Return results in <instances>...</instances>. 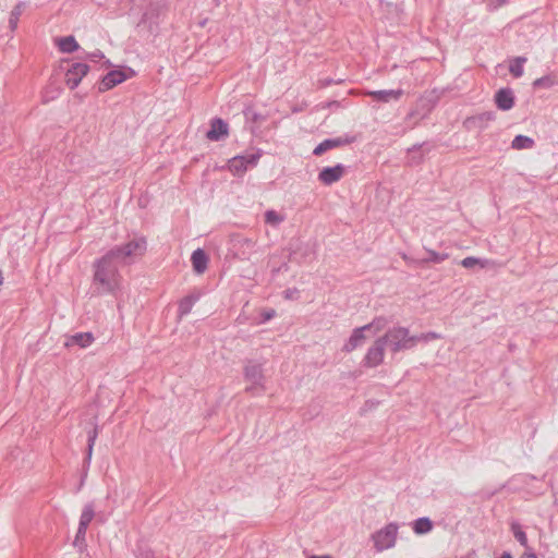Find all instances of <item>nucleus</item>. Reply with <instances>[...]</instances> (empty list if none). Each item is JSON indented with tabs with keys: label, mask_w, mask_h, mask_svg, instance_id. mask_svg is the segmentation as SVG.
<instances>
[{
	"label": "nucleus",
	"mask_w": 558,
	"mask_h": 558,
	"mask_svg": "<svg viewBox=\"0 0 558 558\" xmlns=\"http://www.w3.org/2000/svg\"><path fill=\"white\" fill-rule=\"evenodd\" d=\"M147 250L145 236H134L126 243L111 247L104 256L93 264L94 284L97 293H112L121 282L119 266L130 265L142 257Z\"/></svg>",
	"instance_id": "f257e3e1"
},
{
	"label": "nucleus",
	"mask_w": 558,
	"mask_h": 558,
	"mask_svg": "<svg viewBox=\"0 0 558 558\" xmlns=\"http://www.w3.org/2000/svg\"><path fill=\"white\" fill-rule=\"evenodd\" d=\"M379 338L384 339L385 345H387L392 353L410 350L415 347V339L410 336L409 329L405 327H392Z\"/></svg>",
	"instance_id": "f03ea898"
},
{
	"label": "nucleus",
	"mask_w": 558,
	"mask_h": 558,
	"mask_svg": "<svg viewBox=\"0 0 558 558\" xmlns=\"http://www.w3.org/2000/svg\"><path fill=\"white\" fill-rule=\"evenodd\" d=\"M264 363L247 360L243 368V375L250 385L245 388L247 393L254 396L256 391L263 392L266 390L265 387V375L263 369Z\"/></svg>",
	"instance_id": "7ed1b4c3"
},
{
	"label": "nucleus",
	"mask_w": 558,
	"mask_h": 558,
	"mask_svg": "<svg viewBox=\"0 0 558 558\" xmlns=\"http://www.w3.org/2000/svg\"><path fill=\"white\" fill-rule=\"evenodd\" d=\"M398 529V524L391 522L371 535L376 551L380 553L396 545Z\"/></svg>",
	"instance_id": "20e7f679"
},
{
	"label": "nucleus",
	"mask_w": 558,
	"mask_h": 558,
	"mask_svg": "<svg viewBox=\"0 0 558 558\" xmlns=\"http://www.w3.org/2000/svg\"><path fill=\"white\" fill-rule=\"evenodd\" d=\"M385 347L384 339L377 338L368 348L363 359V365L369 368L380 365L384 362Z\"/></svg>",
	"instance_id": "39448f33"
},
{
	"label": "nucleus",
	"mask_w": 558,
	"mask_h": 558,
	"mask_svg": "<svg viewBox=\"0 0 558 558\" xmlns=\"http://www.w3.org/2000/svg\"><path fill=\"white\" fill-rule=\"evenodd\" d=\"M89 66L86 63H73L65 73V83L70 89L78 86L84 76L87 75Z\"/></svg>",
	"instance_id": "423d86ee"
},
{
	"label": "nucleus",
	"mask_w": 558,
	"mask_h": 558,
	"mask_svg": "<svg viewBox=\"0 0 558 558\" xmlns=\"http://www.w3.org/2000/svg\"><path fill=\"white\" fill-rule=\"evenodd\" d=\"M345 174V167L338 163L333 167H325L318 173V180L324 185H331L340 181Z\"/></svg>",
	"instance_id": "0eeeda50"
},
{
	"label": "nucleus",
	"mask_w": 558,
	"mask_h": 558,
	"mask_svg": "<svg viewBox=\"0 0 558 558\" xmlns=\"http://www.w3.org/2000/svg\"><path fill=\"white\" fill-rule=\"evenodd\" d=\"M353 142H354V137L349 136V135L340 136V137H336V138H327L325 141H323L322 143H319L314 148L313 154L315 156H320L330 149H333V148H337L340 146H344V145H349Z\"/></svg>",
	"instance_id": "6e6552de"
},
{
	"label": "nucleus",
	"mask_w": 558,
	"mask_h": 558,
	"mask_svg": "<svg viewBox=\"0 0 558 558\" xmlns=\"http://www.w3.org/2000/svg\"><path fill=\"white\" fill-rule=\"evenodd\" d=\"M125 80L126 75L123 71L112 70L108 72L98 84V92L105 93L116 87L117 85L123 83Z\"/></svg>",
	"instance_id": "1a4fd4ad"
},
{
	"label": "nucleus",
	"mask_w": 558,
	"mask_h": 558,
	"mask_svg": "<svg viewBox=\"0 0 558 558\" xmlns=\"http://www.w3.org/2000/svg\"><path fill=\"white\" fill-rule=\"evenodd\" d=\"M229 135V125L220 118L210 121V129L206 133L209 141L218 142Z\"/></svg>",
	"instance_id": "9d476101"
},
{
	"label": "nucleus",
	"mask_w": 558,
	"mask_h": 558,
	"mask_svg": "<svg viewBox=\"0 0 558 558\" xmlns=\"http://www.w3.org/2000/svg\"><path fill=\"white\" fill-rule=\"evenodd\" d=\"M495 102L502 111L510 110L514 106V95L510 88H501L495 95Z\"/></svg>",
	"instance_id": "9b49d317"
},
{
	"label": "nucleus",
	"mask_w": 558,
	"mask_h": 558,
	"mask_svg": "<svg viewBox=\"0 0 558 558\" xmlns=\"http://www.w3.org/2000/svg\"><path fill=\"white\" fill-rule=\"evenodd\" d=\"M376 101L389 102L390 100H399L403 95L402 89H388V90H371L366 93Z\"/></svg>",
	"instance_id": "f8f14e48"
},
{
	"label": "nucleus",
	"mask_w": 558,
	"mask_h": 558,
	"mask_svg": "<svg viewBox=\"0 0 558 558\" xmlns=\"http://www.w3.org/2000/svg\"><path fill=\"white\" fill-rule=\"evenodd\" d=\"M95 341V337L92 332H77L68 337L65 347L77 345L81 349L88 348Z\"/></svg>",
	"instance_id": "ddd939ff"
},
{
	"label": "nucleus",
	"mask_w": 558,
	"mask_h": 558,
	"mask_svg": "<svg viewBox=\"0 0 558 558\" xmlns=\"http://www.w3.org/2000/svg\"><path fill=\"white\" fill-rule=\"evenodd\" d=\"M365 331L367 330L364 326L353 329L349 340L343 345L342 351L349 353L362 345L365 340Z\"/></svg>",
	"instance_id": "4468645a"
},
{
	"label": "nucleus",
	"mask_w": 558,
	"mask_h": 558,
	"mask_svg": "<svg viewBox=\"0 0 558 558\" xmlns=\"http://www.w3.org/2000/svg\"><path fill=\"white\" fill-rule=\"evenodd\" d=\"M191 262L193 269L197 274H203L207 269L208 257L202 248H197L192 253Z\"/></svg>",
	"instance_id": "2eb2a0df"
},
{
	"label": "nucleus",
	"mask_w": 558,
	"mask_h": 558,
	"mask_svg": "<svg viewBox=\"0 0 558 558\" xmlns=\"http://www.w3.org/2000/svg\"><path fill=\"white\" fill-rule=\"evenodd\" d=\"M199 296L201 294L198 292L191 293L179 302L178 313L180 318L187 315L192 311V307L198 301Z\"/></svg>",
	"instance_id": "dca6fc26"
},
{
	"label": "nucleus",
	"mask_w": 558,
	"mask_h": 558,
	"mask_svg": "<svg viewBox=\"0 0 558 558\" xmlns=\"http://www.w3.org/2000/svg\"><path fill=\"white\" fill-rule=\"evenodd\" d=\"M57 46L63 53H72L76 51L80 46L73 36L60 37L57 39Z\"/></svg>",
	"instance_id": "f3484780"
},
{
	"label": "nucleus",
	"mask_w": 558,
	"mask_h": 558,
	"mask_svg": "<svg viewBox=\"0 0 558 558\" xmlns=\"http://www.w3.org/2000/svg\"><path fill=\"white\" fill-rule=\"evenodd\" d=\"M95 517V508L93 504H86L82 510L78 527L88 529L89 523L93 521Z\"/></svg>",
	"instance_id": "a211bd4d"
},
{
	"label": "nucleus",
	"mask_w": 558,
	"mask_h": 558,
	"mask_svg": "<svg viewBox=\"0 0 558 558\" xmlns=\"http://www.w3.org/2000/svg\"><path fill=\"white\" fill-rule=\"evenodd\" d=\"M535 145V142L532 137L525 136V135H517L512 143L511 148L515 150H522V149H531Z\"/></svg>",
	"instance_id": "6ab92c4d"
},
{
	"label": "nucleus",
	"mask_w": 558,
	"mask_h": 558,
	"mask_svg": "<svg viewBox=\"0 0 558 558\" xmlns=\"http://www.w3.org/2000/svg\"><path fill=\"white\" fill-rule=\"evenodd\" d=\"M558 84V76L555 73L544 75L533 82L534 88H550Z\"/></svg>",
	"instance_id": "aec40b11"
},
{
	"label": "nucleus",
	"mask_w": 558,
	"mask_h": 558,
	"mask_svg": "<svg viewBox=\"0 0 558 558\" xmlns=\"http://www.w3.org/2000/svg\"><path fill=\"white\" fill-rule=\"evenodd\" d=\"M511 532L513 533L514 538L526 549H530L527 543V536L523 531L521 524L517 521L511 522L510 524Z\"/></svg>",
	"instance_id": "412c9836"
},
{
	"label": "nucleus",
	"mask_w": 558,
	"mask_h": 558,
	"mask_svg": "<svg viewBox=\"0 0 558 558\" xmlns=\"http://www.w3.org/2000/svg\"><path fill=\"white\" fill-rule=\"evenodd\" d=\"M432 529H433V522L426 517L420 518V519L415 520L413 523L414 533L420 534V535L430 532Z\"/></svg>",
	"instance_id": "4be33fe9"
},
{
	"label": "nucleus",
	"mask_w": 558,
	"mask_h": 558,
	"mask_svg": "<svg viewBox=\"0 0 558 558\" xmlns=\"http://www.w3.org/2000/svg\"><path fill=\"white\" fill-rule=\"evenodd\" d=\"M24 9H25V3L19 2L11 11L10 19H9V26H10L11 31L16 29L20 16L22 15Z\"/></svg>",
	"instance_id": "5701e85b"
},
{
	"label": "nucleus",
	"mask_w": 558,
	"mask_h": 558,
	"mask_svg": "<svg viewBox=\"0 0 558 558\" xmlns=\"http://www.w3.org/2000/svg\"><path fill=\"white\" fill-rule=\"evenodd\" d=\"M228 168L233 174H242L247 170L243 162V158L240 156H235L230 159Z\"/></svg>",
	"instance_id": "b1692460"
},
{
	"label": "nucleus",
	"mask_w": 558,
	"mask_h": 558,
	"mask_svg": "<svg viewBox=\"0 0 558 558\" xmlns=\"http://www.w3.org/2000/svg\"><path fill=\"white\" fill-rule=\"evenodd\" d=\"M159 16V9L157 7L150 5V8L143 14L140 24H149L151 27L153 24H157V20Z\"/></svg>",
	"instance_id": "393cba45"
},
{
	"label": "nucleus",
	"mask_w": 558,
	"mask_h": 558,
	"mask_svg": "<svg viewBox=\"0 0 558 558\" xmlns=\"http://www.w3.org/2000/svg\"><path fill=\"white\" fill-rule=\"evenodd\" d=\"M388 325V319L384 316L375 317L369 324L364 325L366 330H374V333L381 331Z\"/></svg>",
	"instance_id": "a878e982"
},
{
	"label": "nucleus",
	"mask_w": 558,
	"mask_h": 558,
	"mask_svg": "<svg viewBox=\"0 0 558 558\" xmlns=\"http://www.w3.org/2000/svg\"><path fill=\"white\" fill-rule=\"evenodd\" d=\"M526 58L518 57L509 65V71L514 77H521L523 75V64Z\"/></svg>",
	"instance_id": "bb28decb"
},
{
	"label": "nucleus",
	"mask_w": 558,
	"mask_h": 558,
	"mask_svg": "<svg viewBox=\"0 0 558 558\" xmlns=\"http://www.w3.org/2000/svg\"><path fill=\"white\" fill-rule=\"evenodd\" d=\"M282 221H284V216L276 210L269 209L265 213V222L267 225L278 227Z\"/></svg>",
	"instance_id": "cd10ccee"
},
{
	"label": "nucleus",
	"mask_w": 558,
	"mask_h": 558,
	"mask_svg": "<svg viewBox=\"0 0 558 558\" xmlns=\"http://www.w3.org/2000/svg\"><path fill=\"white\" fill-rule=\"evenodd\" d=\"M86 529L77 527V532L73 541V546L77 548L78 551H83L86 549Z\"/></svg>",
	"instance_id": "c85d7f7f"
},
{
	"label": "nucleus",
	"mask_w": 558,
	"mask_h": 558,
	"mask_svg": "<svg viewBox=\"0 0 558 558\" xmlns=\"http://www.w3.org/2000/svg\"><path fill=\"white\" fill-rule=\"evenodd\" d=\"M427 254H428V257L423 259V263L439 264L449 257V255L447 253H437L433 250H427Z\"/></svg>",
	"instance_id": "c756f323"
},
{
	"label": "nucleus",
	"mask_w": 558,
	"mask_h": 558,
	"mask_svg": "<svg viewBox=\"0 0 558 558\" xmlns=\"http://www.w3.org/2000/svg\"><path fill=\"white\" fill-rule=\"evenodd\" d=\"M488 260H483V259H480V258H476V257H473V256H469V257H465L461 260V265L464 267V268H472L474 267L475 265H480L481 267H485L487 265Z\"/></svg>",
	"instance_id": "7c9ffc66"
},
{
	"label": "nucleus",
	"mask_w": 558,
	"mask_h": 558,
	"mask_svg": "<svg viewBox=\"0 0 558 558\" xmlns=\"http://www.w3.org/2000/svg\"><path fill=\"white\" fill-rule=\"evenodd\" d=\"M412 338L415 339V344H416L417 342H421V341L428 342L432 340L440 339L441 336L435 331H429V332L421 333L417 336H412Z\"/></svg>",
	"instance_id": "2f4dec72"
},
{
	"label": "nucleus",
	"mask_w": 558,
	"mask_h": 558,
	"mask_svg": "<svg viewBox=\"0 0 558 558\" xmlns=\"http://www.w3.org/2000/svg\"><path fill=\"white\" fill-rule=\"evenodd\" d=\"M243 158V162L246 167V169L248 167H254L257 165L259 158H260V154L259 153H253V154H247V155H243L241 156Z\"/></svg>",
	"instance_id": "473e14b6"
},
{
	"label": "nucleus",
	"mask_w": 558,
	"mask_h": 558,
	"mask_svg": "<svg viewBox=\"0 0 558 558\" xmlns=\"http://www.w3.org/2000/svg\"><path fill=\"white\" fill-rule=\"evenodd\" d=\"M486 9L489 12H494L501 8L502 5L507 4L509 0H485Z\"/></svg>",
	"instance_id": "72a5a7b5"
},
{
	"label": "nucleus",
	"mask_w": 558,
	"mask_h": 558,
	"mask_svg": "<svg viewBox=\"0 0 558 558\" xmlns=\"http://www.w3.org/2000/svg\"><path fill=\"white\" fill-rule=\"evenodd\" d=\"M286 300H298L300 296V290L296 288H290L283 291Z\"/></svg>",
	"instance_id": "f704fd0d"
},
{
	"label": "nucleus",
	"mask_w": 558,
	"mask_h": 558,
	"mask_svg": "<svg viewBox=\"0 0 558 558\" xmlns=\"http://www.w3.org/2000/svg\"><path fill=\"white\" fill-rule=\"evenodd\" d=\"M86 58L89 61L98 62L99 60L105 59V54L99 49H96L95 51L87 53Z\"/></svg>",
	"instance_id": "c9c22d12"
},
{
	"label": "nucleus",
	"mask_w": 558,
	"mask_h": 558,
	"mask_svg": "<svg viewBox=\"0 0 558 558\" xmlns=\"http://www.w3.org/2000/svg\"><path fill=\"white\" fill-rule=\"evenodd\" d=\"M97 436H98V427L95 426L94 428H92L89 432H88V439H87V442H90V445H95V441L97 439Z\"/></svg>",
	"instance_id": "e433bc0d"
},
{
	"label": "nucleus",
	"mask_w": 558,
	"mask_h": 558,
	"mask_svg": "<svg viewBox=\"0 0 558 558\" xmlns=\"http://www.w3.org/2000/svg\"><path fill=\"white\" fill-rule=\"evenodd\" d=\"M493 118H494V114L492 112H485L476 118H472L470 121H475V120L488 121V120H492Z\"/></svg>",
	"instance_id": "4c0bfd02"
},
{
	"label": "nucleus",
	"mask_w": 558,
	"mask_h": 558,
	"mask_svg": "<svg viewBox=\"0 0 558 558\" xmlns=\"http://www.w3.org/2000/svg\"><path fill=\"white\" fill-rule=\"evenodd\" d=\"M275 315H276L275 310L266 311L263 313V320L267 322V320L271 319L272 317H275Z\"/></svg>",
	"instance_id": "58836bf2"
},
{
	"label": "nucleus",
	"mask_w": 558,
	"mask_h": 558,
	"mask_svg": "<svg viewBox=\"0 0 558 558\" xmlns=\"http://www.w3.org/2000/svg\"><path fill=\"white\" fill-rule=\"evenodd\" d=\"M94 446L95 445H90V442L87 444V452H86V459H85V462L88 464L90 459H92V454H93V449H94Z\"/></svg>",
	"instance_id": "ea45409f"
},
{
	"label": "nucleus",
	"mask_w": 558,
	"mask_h": 558,
	"mask_svg": "<svg viewBox=\"0 0 558 558\" xmlns=\"http://www.w3.org/2000/svg\"><path fill=\"white\" fill-rule=\"evenodd\" d=\"M521 558H537V556L533 551H525Z\"/></svg>",
	"instance_id": "a19ab883"
},
{
	"label": "nucleus",
	"mask_w": 558,
	"mask_h": 558,
	"mask_svg": "<svg viewBox=\"0 0 558 558\" xmlns=\"http://www.w3.org/2000/svg\"><path fill=\"white\" fill-rule=\"evenodd\" d=\"M140 558H154V555L150 551H145L141 555Z\"/></svg>",
	"instance_id": "79ce46f5"
},
{
	"label": "nucleus",
	"mask_w": 558,
	"mask_h": 558,
	"mask_svg": "<svg viewBox=\"0 0 558 558\" xmlns=\"http://www.w3.org/2000/svg\"><path fill=\"white\" fill-rule=\"evenodd\" d=\"M500 558H512V555L508 551L501 554Z\"/></svg>",
	"instance_id": "37998d69"
},
{
	"label": "nucleus",
	"mask_w": 558,
	"mask_h": 558,
	"mask_svg": "<svg viewBox=\"0 0 558 558\" xmlns=\"http://www.w3.org/2000/svg\"><path fill=\"white\" fill-rule=\"evenodd\" d=\"M310 558H330V557L329 556H315V555H313Z\"/></svg>",
	"instance_id": "c03bdc74"
},
{
	"label": "nucleus",
	"mask_w": 558,
	"mask_h": 558,
	"mask_svg": "<svg viewBox=\"0 0 558 558\" xmlns=\"http://www.w3.org/2000/svg\"><path fill=\"white\" fill-rule=\"evenodd\" d=\"M3 283L2 271L0 270V286Z\"/></svg>",
	"instance_id": "a18cd8bd"
},
{
	"label": "nucleus",
	"mask_w": 558,
	"mask_h": 558,
	"mask_svg": "<svg viewBox=\"0 0 558 558\" xmlns=\"http://www.w3.org/2000/svg\"><path fill=\"white\" fill-rule=\"evenodd\" d=\"M105 64L107 65V68H109L111 65L109 60H106Z\"/></svg>",
	"instance_id": "49530a36"
},
{
	"label": "nucleus",
	"mask_w": 558,
	"mask_h": 558,
	"mask_svg": "<svg viewBox=\"0 0 558 558\" xmlns=\"http://www.w3.org/2000/svg\"><path fill=\"white\" fill-rule=\"evenodd\" d=\"M462 558H469V557H462Z\"/></svg>",
	"instance_id": "de8ad7c7"
}]
</instances>
